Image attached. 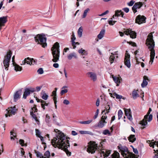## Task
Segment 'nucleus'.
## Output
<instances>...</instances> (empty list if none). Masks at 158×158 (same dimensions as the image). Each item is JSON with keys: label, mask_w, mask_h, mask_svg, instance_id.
Returning <instances> with one entry per match:
<instances>
[{"label": "nucleus", "mask_w": 158, "mask_h": 158, "mask_svg": "<svg viewBox=\"0 0 158 158\" xmlns=\"http://www.w3.org/2000/svg\"><path fill=\"white\" fill-rule=\"evenodd\" d=\"M128 139L130 142L133 143L136 140V138L135 135H131L128 137Z\"/></svg>", "instance_id": "obj_23"}, {"label": "nucleus", "mask_w": 158, "mask_h": 158, "mask_svg": "<svg viewBox=\"0 0 158 158\" xmlns=\"http://www.w3.org/2000/svg\"><path fill=\"white\" fill-rule=\"evenodd\" d=\"M129 35L130 37L132 39L135 38L136 37V33L135 31L131 30Z\"/></svg>", "instance_id": "obj_30"}, {"label": "nucleus", "mask_w": 158, "mask_h": 158, "mask_svg": "<svg viewBox=\"0 0 158 158\" xmlns=\"http://www.w3.org/2000/svg\"><path fill=\"white\" fill-rule=\"evenodd\" d=\"M143 81L142 83L141 84V86L143 88L144 87L147 85L148 84V82L146 80H149L148 77L146 76H144L143 77Z\"/></svg>", "instance_id": "obj_21"}, {"label": "nucleus", "mask_w": 158, "mask_h": 158, "mask_svg": "<svg viewBox=\"0 0 158 158\" xmlns=\"http://www.w3.org/2000/svg\"><path fill=\"white\" fill-rule=\"evenodd\" d=\"M88 147L87 149V152L89 153L93 154L97 149L98 144L95 142L90 141L88 143Z\"/></svg>", "instance_id": "obj_6"}, {"label": "nucleus", "mask_w": 158, "mask_h": 158, "mask_svg": "<svg viewBox=\"0 0 158 158\" xmlns=\"http://www.w3.org/2000/svg\"><path fill=\"white\" fill-rule=\"evenodd\" d=\"M73 34L72 35V37L71 38L72 44H74V43H75L74 41L76 39V38L75 37V35H74V33L73 32Z\"/></svg>", "instance_id": "obj_35"}, {"label": "nucleus", "mask_w": 158, "mask_h": 158, "mask_svg": "<svg viewBox=\"0 0 158 158\" xmlns=\"http://www.w3.org/2000/svg\"><path fill=\"white\" fill-rule=\"evenodd\" d=\"M19 143L22 146H27L26 144H24V141L22 139H20L19 140Z\"/></svg>", "instance_id": "obj_43"}, {"label": "nucleus", "mask_w": 158, "mask_h": 158, "mask_svg": "<svg viewBox=\"0 0 158 158\" xmlns=\"http://www.w3.org/2000/svg\"><path fill=\"white\" fill-rule=\"evenodd\" d=\"M21 90L16 91L14 94V99L15 102H16L17 100L19 98L21 95Z\"/></svg>", "instance_id": "obj_18"}, {"label": "nucleus", "mask_w": 158, "mask_h": 158, "mask_svg": "<svg viewBox=\"0 0 158 158\" xmlns=\"http://www.w3.org/2000/svg\"><path fill=\"white\" fill-rule=\"evenodd\" d=\"M116 22V21H112L111 20L108 21V23L109 25H113Z\"/></svg>", "instance_id": "obj_52"}, {"label": "nucleus", "mask_w": 158, "mask_h": 158, "mask_svg": "<svg viewBox=\"0 0 158 158\" xmlns=\"http://www.w3.org/2000/svg\"><path fill=\"white\" fill-rule=\"evenodd\" d=\"M30 114L31 115L32 117L35 119V120L36 122H39V120L37 119L36 115L33 113V111L30 112Z\"/></svg>", "instance_id": "obj_33"}, {"label": "nucleus", "mask_w": 158, "mask_h": 158, "mask_svg": "<svg viewBox=\"0 0 158 158\" xmlns=\"http://www.w3.org/2000/svg\"><path fill=\"white\" fill-rule=\"evenodd\" d=\"M35 132L36 135L39 137L40 135V132L38 129H36Z\"/></svg>", "instance_id": "obj_59"}, {"label": "nucleus", "mask_w": 158, "mask_h": 158, "mask_svg": "<svg viewBox=\"0 0 158 158\" xmlns=\"http://www.w3.org/2000/svg\"><path fill=\"white\" fill-rule=\"evenodd\" d=\"M92 121V120H89L87 121H80L79 122V123L81 124H89Z\"/></svg>", "instance_id": "obj_37"}, {"label": "nucleus", "mask_w": 158, "mask_h": 158, "mask_svg": "<svg viewBox=\"0 0 158 158\" xmlns=\"http://www.w3.org/2000/svg\"><path fill=\"white\" fill-rule=\"evenodd\" d=\"M68 92V89H66L62 90L60 92V94L61 95H63L64 93H67Z\"/></svg>", "instance_id": "obj_49"}, {"label": "nucleus", "mask_w": 158, "mask_h": 158, "mask_svg": "<svg viewBox=\"0 0 158 158\" xmlns=\"http://www.w3.org/2000/svg\"><path fill=\"white\" fill-rule=\"evenodd\" d=\"M3 144H2L0 147V155L3 152Z\"/></svg>", "instance_id": "obj_58"}, {"label": "nucleus", "mask_w": 158, "mask_h": 158, "mask_svg": "<svg viewBox=\"0 0 158 158\" xmlns=\"http://www.w3.org/2000/svg\"><path fill=\"white\" fill-rule=\"evenodd\" d=\"M107 118V116L103 115L101 118L100 121L98 123V127L99 128H102L105 125V124L107 123V122L105 121V120Z\"/></svg>", "instance_id": "obj_12"}, {"label": "nucleus", "mask_w": 158, "mask_h": 158, "mask_svg": "<svg viewBox=\"0 0 158 158\" xmlns=\"http://www.w3.org/2000/svg\"><path fill=\"white\" fill-rule=\"evenodd\" d=\"M143 4L142 2H136L132 7V9L134 14L137 12V10L143 6Z\"/></svg>", "instance_id": "obj_14"}, {"label": "nucleus", "mask_w": 158, "mask_h": 158, "mask_svg": "<svg viewBox=\"0 0 158 158\" xmlns=\"http://www.w3.org/2000/svg\"><path fill=\"white\" fill-rule=\"evenodd\" d=\"M99 110L98 109H97L96 111L95 114L94 116V118L95 119L98 116V114L99 113Z\"/></svg>", "instance_id": "obj_50"}, {"label": "nucleus", "mask_w": 158, "mask_h": 158, "mask_svg": "<svg viewBox=\"0 0 158 158\" xmlns=\"http://www.w3.org/2000/svg\"><path fill=\"white\" fill-rule=\"evenodd\" d=\"M73 57L75 59L77 58L76 54L74 52L69 54L68 56V58L69 60H71Z\"/></svg>", "instance_id": "obj_24"}, {"label": "nucleus", "mask_w": 158, "mask_h": 158, "mask_svg": "<svg viewBox=\"0 0 158 158\" xmlns=\"http://www.w3.org/2000/svg\"><path fill=\"white\" fill-rule=\"evenodd\" d=\"M114 54L113 53H111V55L109 57V60L110 62V64H112L113 63L115 59V56H114Z\"/></svg>", "instance_id": "obj_31"}, {"label": "nucleus", "mask_w": 158, "mask_h": 158, "mask_svg": "<svg viewBox=\"0 0 158 158\" xmlns=\"http://www.w3.org/2000/svg\"><path fill=\"white\" fill-rule=\"evenodd\" d=\"M82 31L83 29L82 27H79L77 31L78 35L79 37H81L82 36Z\"/></svg>", "instance_id": "obj_32"}, {"label": "nucleus", "mask_w": 158, "mask_h": 158, "mask_svg": "<svg viewBox=\"0 0 158 158\" xmlns=\"http://www.w3.org/2000/svg\"><path fill=\"white\" fill-rule=\"evenodd\" d=\"M115 16L118 17L121 16L122 17L125 18V16H124V13L121 10H116L115 11Z\"/></svg>", "instance_id": "obj_20"}, {"label": "nucleus", "mask_w": 158, "mask_h": 158, "mask_svg": "<svg viewBox=\"0 0 158 158\" xmlns=\"http://www.w3.org/2000/svg\"><path fill=\"white\" fill-rule=\"evenodd\" d=\"M37 72L38 74H41L44 73V71L42 68H40L38 70Z\"/></svg>", "instance_id": "obj_46"}, {"label": "nucleus", "mask_w": 158, "mask_h": 158, "mask_svg": "<svg viewBox=\"0 0 158 158\" xmlns=\"http://www.w3.org/2000/svg\"><path fill=\"white\" fill-rule=\"evenodd\" d=\"M146 44L148 46V48L151 51L150 58H154L155 56V42L153 40V36L151 33L148 35L146 41Z\"/></svg>", "instance_id": "obj_2"}, {"label": "nucleus", "mask_w": 158, "mask_h": 158, "mask_svg": "<svg viewBox=\"0 0 158 158\" xmlns=\"http://www.w3.org/2000/svg\"><path fill=\"white\" fill-rule=\"evenodd\" d=\"M129 158H137L136 157L135 155L134 154L131 153V154L129 155Z\"/></svg>", "instance_id": "obj_54"}, {"label": "nucleus", "mask_w": 158, "mask_h": 158, "mask_svg": "<svg viewBox=\"0 0 158 158\" xmlns=\"http://www.w3.org/2000/svg\"><path fill=\"white\" fill-rule=\"evenodd\" d=\"M102 133L105 135H107V134L109 135H110V133L108 130L106 129L103 131Z\"/></svg>", "instance_id": "obj_42"}, {"label": "nucleus", "mask_w": 158, "mask_h": 158, "mask_svg": "<svg viewBox=\"0 0 158 158\" xmlns=\"http://www.w3.org/2000/svg\"><path fill=\"white\" fill-rule=\"evenodd\" d=\"M89 131H80L79 133L81 134H89Z\"/></svg>", "instance_id": "obj_51"}, {"label": "nucleus", "mask_w": 158, "mask_h": 158, "mask_svg": "<svg viewBox=\"0 0 158 158\" xmlns=\"http://www.w3.org/2000/svg\"><path fill=\"white\" fill-rule=\"evenodd\" d=\"M131 30L130 29H127L126 31H124V33L127 35H129Z\"/></svg>", "instance_id": "obj_44"}, {"label": "nucleus", "mask_w": 158, "mask_h": 158, "mask_svg": "<svg viewBox=\"0 0 158 158\" xmlns=\"http://www.w3.org/2000/svg\"><path fill=\"white\" fill-rule=\"evenodd\" d=\"M116 99H120L122 98H123V99L124 100L125 99L124 98H122L123 96L121 95H118V94H116Z\"/></svg>", "instance_id": "obj_53"}, {"label": "nucleus", "mask_w": 158, "mask_h": 158, "mask_svg": "<svg viewBox=\"0 0 158 158\" xmlns=\"http://www.w3.org/2000/svg\"><path fill=\"white\" fill-rule=\"evenodd\" d=\"M107 105L105 107V110H103L102 111V113L106 110V112L105 113V115L106 114H108L109 112V110L110 109V105L108 104V103H107Z\"/></svg>", "instance_id": "obj_28"}, {"label": "nucleus", "mask_w": 158, "mask_h": 158, "mask_svg": "<svg viewBox=\"0 0 158 158\" xmlns=\"http://www.w3.org/2000/svg\"><path fill=\"white\" fill-rule=\"evenodd\" d=\"M48 95L45 93H44L42 96V98L44 100H46L48 99Z\"/></svg>", "instance_id": "obj_41"}, {"label": "nucleus", "mask_w": 158, "mask_h": 158, "mask_svg": "<svg viewBox=\"0 0 158 158\" xmlns=\"http://www.w3.org/2000/svg\"><path fill=\"white\" fill-rule=\"evenodd\" d=\"M36 61V60H34L33 58L31 59V60L30 65L31 64L34 65L35 64H36L37 62Z\"/></svg>", "instance_id": "obj_48"}, {"label": "nucleus", "mask_w": 158, "mask_h": 158, "mask_svg": "<svg viewBox=\"0 0 158 158\" xmlns=\"http://www.w3.org/2000/svg\"><path fill=\"white\" fill-rule=\"evenodd\" d=\"M110 96L111 97H113V98H114L115 97H116V95L117 94L115 92L113 94L111 93H110Z\"/></svg>", "instance_id": "obj_60"}, {"label": "nucleus", "mask_w": 158, "mask_h": 158, "mask_svg": "<svg viewBox=\"0 0 158 158\" xmlns=\"http://www.w3.org/2000/svg\"><path fill=\"white\" fill-rule=\"evenodd\" d=\"M124 64L128 68L131 67V63L130 62V55L128 53H126L125 54L124 60Z\"/></svg>", "instance_id": "obj_13"}, {"label": "nucleus", "mask_w": 158, "mask_h": 158, "mask_svg": "<svg viewBox=\"0 0 158 158\" xmlns=\"http://www.w3.org/2000/svg\"><path fill=\"white\" fill-rule=\"evenodd\" d=\"M49 103V102L46 103V102L45 101H42V103L41 104V107L44 110L45 109V106H48Z\"/></svg>", "instance_id": "obj_29"}, {"label": "nucleus", "mask_w": 158, "mask_h": 158, "mask_svg": "<svg viewBox=\"0 0 158 158\" xmlns=\"http://www.w3.org/2000/svg\"><path fill=\"white\" fill-rule=\"evenodd\" d=\"M31 60V59L29 57H27L26 58H25L24 60L23 61L22 64H25L26 63H27V64H29L30 65Z\"/></svg>", "instance_id": "obj_26"}, {"label": "nucleus", "mask_w": 158, "mask_h": 158, "mask_svg": "<svg viewBox=\"0 0 158 158\" xmlns=\"http://www.w3.org/2000/svg\"><path fill=\"white\" fill-rule=\"evenodd\" d=\"M13 65L15 67V70L16 72L20 71L22 70V67L16 63L14 64Z\"/></svg>", "instance_id": "obj_25"}, {"label": "nucleus", "mask_w": 158, "mask_h": 158, "mask_svg": "<svg viewBox=\"0 0 158 158\" xmlns=\"http://www.w3.org/2000/svg\"><path fill=\"white\" fill-rule=\"evenodd\" d=\"M50 117L48 114H47L46 115L45 118V121L47 124H48L50 122Z\"/></svg>", "instance_id": "obj_40"}, {"label": "nucleus", "mask_w": 158, "mask_h": 158, "mask_svg": "<svg viewBox=\"0 0 158 158\" xmlns=\"http://www.w3.org/2000/svg\"><path fill=\"white\" fill-rule=\"evenodd\" d=\"M105 33V30L104 29H102L100 31L99 34L98 35V38L99 39H101L104 36Z\"/></svg>", "instance_id": "obj_27"}, {"label": "nucleus", "mask_w": 158, "mask_h": 158, "mask_svg": "<svg viewBox=\"0 0 158 158\" xmlns=\"http://www.w3.org/2000/svg\"><path fill=\"white\" fill-rule=\"evenodd\" d=\"M150 112L148 111L147 114L144 116V118L139 123L142 126H145L148 124L147 119L148 116V121L150 122L151 121L152 119V115L150 114Z\"/></svg>", "instance_id": "obj_7"}, {"label": "nucleus", "mask_w": 158, "mask_h": 158, "mask_svg": "<svg viewBox=\"0 0 158 158\" xmlns=\"http://www.w3.org/2000/svg\"><path fill=\"white\" fill-rule=\"evenodd\" d=\"M138 90L134 89L132 93V95L133 97V98L134 99H136L137 97H139V95L138 93Z\"/></svg>", "instance_id": "obj_22"}, {"label": "nucleus", "mask_w": 158, "mask_h": 158, "mask_svg": "<svg viewBox=\"0 0 158 158\" xmlns=\"http://www.w3.org/2000/svg\"><path fill=\"white\" fill-rule=\"evenodd\" d=\"M63 103L65 105H68L69 104L70 102L67 99H65L64 100Z\"/></svg>", "instance_id": "obj_55"}, {"label": "nucleus", "mask_w": 158, "mask_h": 158, "mask_svg": "<svg viewBox=\"0 0 158 158\" xmlns=\"http://www.w3.org/2000/svg\"><path fill=\"white\" fill-rule=\"evenodd\" d=\"M146 18L144 15H139L135 19V23L138 24H141L146 23Z\"/></svg>", "instance_id": "obj_8"}, {"label": "nucleus", "mask_w": 158, "mask_h": 158, "mask_svg": "<svg viewBox=\"0 0 158 158\" xmlns=\"http://www.w3.org/2000/svg\"><path fill=\"white\" fill-rule=\"evenodd\" d=\"M112 158H119V153L118 152H114L112 155Z\"/></svg>", "instance_id": "obj_34"}, {"label": "nucleus", "mask_w": 158, "mask_h": 158, "mask_svg": "<svg viewBox=\"0 0 158 158\" xmlns=\"http://www.w3.org/2000/svg\"><path fill=\"white\" fill-rule=\"evenodd\" d=\"M87 74L89 76V77L93 81H96L97 77L96 73H94L90 72L88 73Z\"/></svg>", "instance_id": "obj_17"}, {"label": "nucleus", "mask_w": 158, "mask_h": 158, "mask_svg": "<svg viewBox=\"0 0 158 158\" xmlns=\"http://www.w3.org/2000/svg\"><path fill=\"white\" fill-rule=\"evenodd\" d=\"M59 132L56 137L52 140V144L54 147H57L63 150L68 156H70L71 153L67 149L68 147L70 146L69 141L65 139L66 137L64 133Z\"/></svg>", "instance_id": "obj_1"}, {"label": "nucleus", "mask_w": 158, "mask_h": 158, "mask_svg": "<svg viewBox=\"0 0 158 158\" xmlns=\"http://www.w3.org/2000/svg\"><path fill=\"white\" fill-rule=\"evenodd\" d=\"M6 110H7V114H5V116L6 117H7L8 116H10L12 115H15L17 109H16L15 106L13 107H10L8 108V109Z\"/></svg>", "instance_id": "obj_9"}, {"label": "nucleus", "mask_w": 158, "mask_h": 158, "mask_svg": "<svg viewBox=\"0 0 158 158\" xmlns=\"http://www.w3.org/2000/svg\"><path fill=\"white\" fill-rule=\"evenodd\" d=\"M124 112L125 115L127 117L128 119L130 120H132V117L131 115V111L130 109L125 108Z\"/></svg>", "instance_id": "obj_15"}, {"label": "nucleus", "mask_w": 158, "mask_h": 158, "mask_svg": "<svg viewBox=\"0 0 158 158\" xmlns=\"http://www.w3.org/2000/svg\"><path fill=\"white\" fill-rule=\"evenodd\" d=\"M12 54V52L10 50H9L7 52L6 55L4 56L3 63L4 66L5 67V69L6 70H8V68L9 66L10 62L11 59Z\"/></svg>", "instance_id": "obj_5"}, {"label": "nucleus", "mask_w": 158, "mask_h": 158, "mask_svg": "<svg viewBox=\"0 0 158 158\" xmlns=\"http://www.w3.org/2000/svg\"><path fill=\"white\" fill-rule=\"evenodd\" d=\"M123 112L121 110H118V119H120L123 115Z\"/></svg>", "instance_id": "obj_38"}, {"label": "nucleus", "mask_w": 158, "mask_h": 158, "mask_svg": "<svg viewBox=\"0 0 158 158\" xmlns=\"http://www.w3.org/2000/svg\"><path fill=\"white\" fill-rule=\"evenodd\" d=\"M7 16L0 17V26H5V24L7 22Z\"/></svg>", "instance_id": "obj_16"}, {"label": "nucleus", "mask_w": 158, "mask_h": 158, "mask_svg": "<svg viewBox=\"0 0 158 158\" xmlns=\"http://www.w3.org/2000/svg\"><path fill=\"white\" fill-rule=\"evenodd\" d=\"M86 52V51L85 50L82 49V48L78 50V52L79 53H81V54H84V53Z\"/></svg>", "instance_id": "obj_56"}, {"label": "nucleus", "mask_w": 158, "mask_h": 158, "mask_svg": "<svg viewBox=\"0 0 158 158\" xmlns=\"http://www.w3.org/2000/svg\"><path fill=\"white\" fill-rule=\"evenodd\" d=\"M35 91V89L34 88L25 89L23 93V98L25 99H26L27 96L29 95L31 93H33Z\"/></svg>", "instance_id": "obj_11"}, {"label": "nucleus", "mask_w": 158, "mask_h": 158, "mask_svg": "<svg viewBox=\"0 0 158 158\" xmlns=\"http://www.w3.org/2000/svg\"><path fill=\"white\" fill-rule=\"evenodd\" d=\"M59 48V44L58 42H56L54 44L53 47L51 48L53 57L52 61L56 63L59 60L60 54Z\"/></svg>", "instance_id": "obj_3"}, {"label": "nucleus", "mask_w": 158, "mask_h": 158, "mask_svg": "<svg viewBox=\"0 0 158 158\" xmlns=\"http://www.w3.org/2000/svg\"><path fill=\"white\" fill-rule=\"evenodd\" d=\"M119 152H121V154L123 157L127 156V153H129L128 148L125 146H122L121 145L118 147Z\"/></svg>", "instance_id": "obj_10"}, {"label": "nucleus", "mask_w": 158, "mask_h": 158, "mask_svg": "<svg viewBox=\"0 0 158 158\" xmlns=\"http://www.w3.org/2000/svg\"><path fill=\"white\" fill-rule=\"evenodd\" d=\"M105 157H107L110 153L111 151L110 150H106L105 151Z\"/></svg>", "instance_id": "obj_45"}, {"label": "nucleus", "mask_w": 158, "mask_h": 158, "mask_svg": "<svg viewBox=\"0 0 158 158\" xmlns=\"http://www.w3.org/2000/svg\"><path fill=\"white\" fill-rule=\"evenodd\" d=\"M31 110L33 111H34V112H37V109L36 108V105H34L33 107L31 108Z\"/></svg>", "instance_id": "obj_47"}, {"label": "nucleus", "mask_w": 158, "mask_h": 158, "mask_svg": "<svg viewBox=\"0 0 158 158\" xmlns=\"http://www.w3.org/2000/svg\"><path fill=\"white\" fill-rule=\"evenodd\" d=\"M53 101L54 102V103L55 104H56L57 102V98H56V96H54L53 97Z\"/></svg>", "instance_id": "obj_63"}, {"label": "nucleus", "mask_w": 158, "mask_h": 158, "mask_svg": "<svg viewBox=\"0 0 158 158\" xmlns=\"http://www.w3.org/2000/svg\"><path fill=\"white\" fill-rule=\"evenodd\" d=\"M80 44V43L78 42H75L73 44H72V45L73 46V48L75 49L76 48V45H78Z\"/></svg>", "instance_id": "obj_62"}, {"label": "nucleus", "mask_w": 158, "mask_h": 158, "mask_svg": "<svg viewBox=\"0 0 158 158\" xmlns=\"http://www.w3.org/2000/svg\"><path fill=\"white\" fill-rule=\"evenodd\" d=\"M44 157L46 158H49L50 156V153L48 151H47L44 153Z\"/></svg>", "instance_id": "obj_36"}, {"label": "nucleus", "mask_w": 158, "mask_h": 158, "mask_svg": "<svg viewBox=\"0 0 158 158\" xmlns=\"http://www.w3.org/2000/svg\"><path fill=\"white\" fill-rule=\"evenodd\" d=\"M123 10L127 13L129 11V8L127 7H125V8H123Z\"/></svg>", "instance_id": "obj_61"}, {"label": "nucleus", "mask_w": 158, "mask_h": 158, "mask_svg": "<svg viewBox=\"0 0 158 158\" xmlns=\"http://www.w3.org/2000/svg\"><path fill=\"white\" fill-rule=\"evenodd\" d=\"M112 78L114 82L116 84V86H118L120 83V80H121V77H117L113 76Z\"/></svg>", "instance_id": "obj_19"}, {"label": "nucleus", "mask_w": 158, "mask_h": 158, "mask_svg": "<svg viewBox=\"0 0 158 158\" xmlns=\"http://www.w3.org/2000/svg\"><path fill=\"white\" fill-rule=\"evenodd\" d=\"M35 40L38 44H40L42 47L45 48L47 46V39L43 34H38L34 37Z\"/></svg>", "instance_id": "obj_4"}, {"label": "nucleus", "mask_w": 158, "mask_h": 158, "mask_svg": "<svg viewBox=\"0 0 158 158\" xmlns=\"http://www.w3.org/2000/svg\"><path fill=\"white\" fill-rule=\"evenodd\" d=\"M135 2L133 0L127 3L128 6H132L134 4Z\"/></svg>", "instance_id": "obj_57"}, {"label": "nucleus", "mask_w": 158, "mask_h": 158, "mask_svg": "<svg viewBox=\"0 0 158 158\" xmlns=\"http://www.w3.org/2000/svg\"><path fill=\"white\" fill-rule=\"evenodd\" d=\"M89 10V8H87L84 11L83 15L82 16V18H85L87 15V13L88 12V11Z\"/></svg>", "instance_id": "obj_39"}, {"label": "nucleus", "mask_w": 158, "mask_h": 158, "mask_svg": "<svg viewBox=\"0 0 158 158\" xmlns=\"http://www.w3.org/2000/svg\"><path fill=\"white\" fill-rule=\"evenodd\" d=\"M55 89H56V90H54L52 92V96H56V90H57V88H55Z\"/></svg>", "instance_id": "obj_64"}]
</instances>
